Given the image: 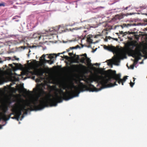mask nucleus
<instances>
[{"label":"nucleus","instance_id":"c9c22d12","mask_svg":"<svg viewBox=\"0 0 147 147\" xmlns=\"http://www.w3.org/2000/svg\"><path fill=\"white\" fill-rule=\"evenodd\" d=\"M74 30H78V28H75L74 29Z\"/></svg>","mask_w":147,"mask_h":147},{"label":"nucleus","instance_id":"c756f323","mask_svg":"<svg viewBox=\"0 0 147 147\" xmlns=\"http://www.w3.org/2000/svg\"><path fill=\"white\" fill-rule=\"evenodd\" d=\"M19 69H20L21 67L22 66V65L20 63H19Z\"/></svg>","mask_w":147,"mask_h":147},{"label":"nucleus","instance_id":"0eeeda50","mask_svg":"<svg viewBox=\"0 0 147 147\" xmlns=\"http://www.w3.org/2000/svg\"><path fill=\"white\" fill-rule=\"evenodd\" d=\"M107 49L113 52L114 54L115 53L117 54V56L114 59V62L116 63L115 64L116 65H118V63L119 61V54L118 53L117 49L114 46H109L108 47Z\"/></svg>","mask_w":147,"mask_h":147},{"label":"nucleus","instance_id":"58836bf2","mask_svg":"<svg viewBox=\"0 0 147 147\" xmlns=\"http://www.w3.org/2000/svg\"><path fill=\"white\" fill-rule=\"evenodd\" d=\"M16 80L17 81H18V78H17Z\"/></svg>","mask_w":147,"mask_h":147},{"label":"nucleus","instance_id":"6e6552de","mask_svg":"<svg viewBox=\"0 0 147 147\" xmlns=\"http://www.w3.org/2000/svg\"><path fill=\"white\" fill-rule=\"evenodd\" d=\"M65 52H63L62 53H58L57 54H50L48 56L49 58L50 59V60H47V61L50 64H51L54 63V59L56 58L57 56H59L60 54L64 53Z\"/></svg>","mask_w":147,"mask_h":147},{"label":"nucleus","instance_id":"c03bdc74","mask_svg":"<svg viewBox=\"0 0 147 147\" xmlns=\"http://www.w3.org/2000/svg\"><path fill=\"white\" fill-rule=\"evenodd\" d=\"M110 64H110V63H108V65H110Z\"/></svg>","mask_w":147,"mask_h":147},{"label":"nucleus","instance_id":"a878e982","mask_svg":"<svg viewBox=\"0 0 147 147\" xmlns=\"http://www.w3.org/2000/svg\"><path fill=\"white\" fill-rule=\"evenodd\" d=\"M18 16H15L13 18V19L14 20V19H17V18H18Z\"/></svg>","mask_w":147,"mask_h":147},{"label":"nucleus","instance_id":"4be33fe9","mask_svg":"<svg viewBox=\"0 0 147 147\" xmlns=\"http://www.w3.org/2000/svg\"><path fill=\"white\" fill-rule=\"evenodd\" d=\"M145 25H147V19H145L144 20Z\"/></svg>","mask_w":147,"mask_h":147},{"label":"nucleus","instance_id":"ddd939ff","mask_svg":"<svg viewBox=\"0 0 147 147\" xmlns=\"http://www.w3.org/2000/svg\"><path fill=\"white\" fill-rule=\"evenodd\" d=\"M33 36L35 38H38V40H40L42 37L40 34L37 33L34 34H33Z\"/></svg>","mask_w":147,"mask_h":147},{"label":"nucleus","instance_id":"dca6fc26","mask_svg":"<svg viewBox=\"0 0 147 147\" xmlns=\"http://www.w3.org/2000/svg\"><path fill=\"white\" fill-rule=\"evenodd\" d=\"M85 59L84 57H82L81 58L80 62L83 63H85Z\"/></svg>","mask_w":147,"mask_h":147},{"label":"nucleus","instance_id":"412c9836","mask_svg":"<svg viewBox=\"0 0 147 147\" xmlns=\"http://www.w3.org/2000/svg\"><path fill=\"white\" fill-rule=\"evenodd\" d=\"M135 66V64H133V65H131L130 66V68L131 69H133L134 68V66Z\"/></svg>","mask_w":147,"mask_h":147},{"label":"nucleus","instance_id":"de8ad7c7","mask_svg":"<svg viewBox=\"0 0 147 147\" xmlns=\"http://www.w3.org/2000/svg\"><path fill=\"white\" fill-rule=\"evenodd\" d=\"M129 39H130L131 40H132V38H129Z\"/></svg>","mask_w":147,"mask_h":147},{"label":"nucleus","instance_id":"6e6d98bb","mask_svg":"<svg viewBox=\"0 0 147 147\" xmlns=\"http://www.w3.org/2000/svg\"><path fill=\"white\" fill-rule=\"evenodd\" d=\"M70 30H71V29H69Z\"/></svg>","mask_w":147,"mask_h":147},{"label":"nucleus","instance_id":"b1692460","mask_svg":"<svg viewBox=\"0 0 147 147\" xmlns=\"http://www.w3.org/2000/svg\"><path fill=\"white\" fill-rule=\"evenodd\" d=\"M5 6V3H0V6Z\"/></svg>","mask_w":147,"mask_h":147},{"label":"nucleus","instance_id":"ea45409f","mask_svg":"<svg viewBox=\"0 0 147 147\" xmlns=\"http://www.w3.org/2000/svg\"><path fill=\"white\" fill-rule=\"evenodd\" d=\"M108 47H107V46H106V48H105L106 49H107V48H108Z\"/></svg>","mask_w":147,"mask_h":147},{"label":"nucleus","instance_id":"cd10ccee","mask_svg":"<svg viewBox=\"0 0 147 147\" xmlns=\"http://www.w3.org/2000/svg\"><path fill=\"white\" fill-rule=\"evenodd\" d=\"M25 47L21 46V47H19V49H20V48H21L23 49H25Z\"/></svg>","mask_w":147,"mask_h":147},{"label":"nucleus","instance_id":"9d476101","mask_svg":"<svg viewBox=\"0 0 147 147\" xmlns=\"http://www.w3.org/2000/svg\"><path fill=\"white\" fill-rule=\"evenodd\" d=\"M63 28V26L59 25V26H56L55 27L49 29V31L52 33L54 32L58 31L60 29H61Z\"/></svg>","mask_w":147,"mask_h":147},{"label":"nucleus","instance_id":"5fc2aeb1","mask_svg":"<svg viewBox=\"0 0 147 147\" xmlns=\"http://www.w3.org/2000/svg\"><path fill=\"white\" fill-rule=\"evenodd\" d=\"M28 92H31L30 91H29Z\"/></svg>","mask_w":147,"mask_h":147},{"label":"nucleus","instance_id":"f03ea898","mask_svg":"<svg viewBox=\"0 0 147 147\" xmlns=\"http://www.w3.org/2000/svg\"><path fill=\"white\" fill-rule=\"evenodd\" d=\"M17 101L16 105L11 109L12 113L9 115H7L6 113L8 110V108L6 105H3L1 107L2 112H0V117L1 119L5 121H7L11 118L16 119L18 121V94H16Z\"/></svg>","mask_w":147,"mask_h":147},{"label":"nucleus","instance_id":"423d86ee","mask_svg":"<svg viewBox=\"0 0 147 147\" xmlns=\"http://www.w3.org/2000/svg\"><path fill=\"white\" fill-rule=\"evenodd\" d=\"M110 70H109V71H111L110 74L111 76L109 79L106 78H102V77L100 76H96L94 81L98 83V85H101L102 86L105 87H107V84L109 82L111 81V79H112L111 78V77L113 75V74H112V71Z\"/></svg>","mask_w":147,"mask_h":147},{"label":"nucleus","instance_id":"f3484780","mask_svg":"<svg viewBox=\"0 0 147 147\" xmlns=\"http://www.w3.org/2000/svg\"><path fill=\"white\" fill-rule=\"evenodd\" d=\"M86 60V62H87V63L88 64L91 63H90L91 61V60L90 59H89V58H88Z\"/></svg>","mask_w":147,"mask_h":147},{"label":"nucleus","instance_id":"7c9ffc66","mask_svg":"<svg viewBox=\"0 0 147 147\" xmlns=\"http://www.w3.org/2000/svg\"><path fill=\"white\" fill-rule=\"evenodd\" d=\"M78 48H80V46L79 45H77L75 47L76 49H77Z\"/></svg>","mask_w":147,"mask_h":147},{"label":"nucleus","instance_id":"09e8293b","mask_svg":"<svg viewBox=\"0 0 147 147\" xmlns=\"http://www.w3.org/2000/svg\"><path fill=\"white\" fill-rule=\"evenodd\" d=\"M105 41H107V39H106V40H105Z\"/></svg>","mask_w":147,"mask_h":147},{"label":"nucleus","instance_id":"2f4dec72","mask_svg":"<svg viewBox=\"0 0 147 147\" xmlns=\"http://www.w3.org/2000/svg\"><path fill=\"white\" fill-rule=\"evenodd\" d=\"M130 7V6H128V7H126L124 9V10H127V9L129 7Z\"/></svg>","mask_w":147,"mask_h":147},{"label":"nucleus","instance_id":"3c124183","mask_svg":"<svg viewBox=\"0 0 147 147\" xmlns=\"http://www.w3.org/2000/svg\"><path fill=\"white\" fill-rule=\"evenodd\" d=\"M1 58H0V61H1Z\"/></svg>","mask_w":147,"mask_h":147},{"label":"nucleus","instance_id":"6ab92c4d","mask_svg":"<svg viewBox=\"0 0 147 147\" xmlns=\"http://www.w3.org/2000/svg\"><path fill=\"white\" fill-rule=\"evenodd\" d=\"M128 32H129L128 31V32H125L123 33L122 31H121V33L122 34H124V35H125L127 34H129V33Z\"/></svg>","mask_w":147,"mask_h":147},{"label":"nucleus","instance_id":"c85d7f7f","mask_svg":"<svg viewBox=\"0 0 147 147\" xmlns=\"http://www.w3.org/2000/svg\"><path fill=\"white\" fill-rule=\"evenodd\" d=\"M73 55V53H69V55L70 56H71Z\"/></svg>","mask_w":147,"mask_h":147},{"label":"nucleus","instance_id":"8fccbe9b","mask_svg":"<svg viewBox=\"0 0 147 147\" xmlns=\"http://www.w3.org/2000/svg\"><path fill=\"white\" fill-rule=\"evenodd\" d=\"M76 62L77 63H78L79 62L78 61H77Z\"/></svg>","mask_w":147,"mask_h":147},{"label":"nucleus","instance_id":"a211bd4d","mask_svg":"<svg viewBox=\"0 0 147 147\" xmlns=\"http://www.w3.org/2000/svg\"><path fill=\"white\" fill-rule=\"evenodd\" d=\"M45 55H43L42 56V57H40V59H41L42 58H43L44 60H45L47 61V60H45Z\"/></svg>","mask_w":147,"mask_h":147},{"label":"nucleus","instance_id":"473e14b6","mask_svg":"<svg viewBox=\"0 0 147 147\" xmlns=\"http://www.w3.org/2000/svg\"><path fill=\"white\" fill-rule=\"evenodd\" d=\"M99 64L98 63H96L95 64H94V65L96 66H98L99 65Z\"/></svg>","mask_w":147,"mask_h":147},{"label":"nucleus","instance_id":"5701e85b","mask_svg":"<svg viewBox=\"0 0 147 147\" xmlns=\"http://www.w3.org/2000/svg\"><path fill=\"white\" fill-rule=\"evenodd\" d=\"M134 83L132 82H131L130 83V86L131 87H132L133 86V85H134Z\"/></svg>","mask_w":147,"mask_h":147},{"label":"nucleus","instance_id":"37998d69","mask_svg":"<svg viewBox=\"0 0 147 147\" xmlns=\"http://www.w3.org/2000/svg\"><path fill=\"white\" fill-rule=\"evenodd\" d=\"M2 62H3V61H0V63H2Z\"/></svg>","mask_w":147,"mask_h":147},{"label":"nucleus","instance_id":"4468645a","mask_svg":"<svg viewBox=\"0 0 147 147\" xmlns=\"http://www.w3.org/2000/svg\"><path fill=\"white\" fill-rule=\"evenodd\" d=\"M129 33V34H132L133 35V36H134V38L136 39V40H138L139 37V36L137 35L136 34V32H128Z\"/></svg>","mask_w":147,"mask_h":147},{"label":"nucleus","instance_id":"49530a36","mask_svg":"<svg viewBox=\"0 0 147 147\" xmlns=\"http://www.w3.org/2000/svg\"><path fill=\"white\" fill-rule=\"evenodd\" d=\"M13 116H13V115H11V117H13Z\"/></svg>","mask_w":147,"mask_h":147},{"label":"nucleus","instance_id":"20e7f679","mask_svg":"<svg viewBox=\"0 0 147 147\" xmlns=\"http://www.w3.org/2000/svg\"><path fill=\"white\" fill-rule=\"evenodd\" d=\"M110 70L112 71V74H113V75L111 77V78H113V80H115V81L113 84L110 83L109 84H108L107 85L108 87H112L117 85V84H116L117 82L119 84L121 83L122 85H123L124 82L126 81L128 76H124L122 79H121V75L120 74H117L115 71H113L111 70Z\"/></svg>","mask_w":147,"mask_h":147},{"label":"nucleus","instance_id":"f704fd0d","mask_svg":"<svg viewBox=\"0 0 147 147\" xmlns=\"http://www.w3.org/2000/svg\"><path fill=\"white\" fill-rule=\"evenodd\" d=\"M24 117V115H22V118H21L20 119V120H22V119Z\"/></svg>","mask_w":147,"mask_h":147},{"label":"nucleus","instance_id":"e433bc0d","mask_svg":"<svg viewBox=\"0 0 147 147\" xmlns=\"http://www.w3.org/2000/svg\"><path fill=\"white\" fill-rule=\"evenodd\" d=\"M114 40H115L116 41L117 40H118V39L117 38H114Z\"/></svg>","mask_w":147,"mask_h":147},{"label":"nucleus","instance_id":"f8f14e48","mask_svg":"<svg viewBox=\"0 0 147 147\" xmlns=\"http://www.w3.org/2000/svg\"><path fill=\"white\" fill-rule=\"evenodd\" d=\"M73 67L76 69H79L85 67L81 64L78 65H73Z\"/></svg>","mask_w":147,"mask_h":147},{"label":"nucleus","instance_id":"79ce46f5","mask_svg":"<svg viewBox=\"0 0 147 147\" xmlns=\"http://www.w3.org/2000/svg\"><path fill=\"white\" fill-rule=\"evenodd\" d=\"M16 59L17 60H18V58H16V59Z\"/></svg>","mask_w":147,"mask_h":147},{"label":"nucleus","instance_id":"bb28decb","mask_svg":"<svg viewBox=\"0 0 147 147\" xmlns=\"http://www.w3.org/2000/svg\"><path fill=\"white\" fill-rule=\"evenodd\" d=\"M16 90H18V84H17L16 86Z\"/></svg>","mask_w":147,"mask_h":147},{"label":"nucleus","instance_id":"2eb2a0df","mask_svg":"<svg viewBox=\"0 0 147 147\" xmlns=\"http://www.w3.org/2000/svg\"><path fill=\"white\" fill-rule=\"evenodd\" d=\"M137 24L135 23L134 24H124L123 26L125 27H128L131 26H136Z\"/></svg>","mask_w":147,"mask_h":147},{"label":"nucleus","instance_id":"9b49d317","mask_svg":"<svg viewBox=\"0 0 147 147\" xmlns=\"http://www.w3.org/2000/svg\"><path fill=\"white\" fill-rule=\"evenodd\" d=\"M132 14L131 13L129 14V13H127L126 14H122V16H119V15H117L116 16V18H118L119 19H121L123 18V17L125 16H127L129 15H131Z\"/></svg>","mask_w":147,"mask_h":147},{"label":"nucleus","instance_id":"a18cd8bd","mask_svg":"<svg viewBox=\"0 0 147 147\" xmlns=\"http://www.w3.org/2000/svg\"><path fill=\"white\" fill-rule=\"evenodd\" d=\"M67 51L68 52L69 51V49H68V50H67Z\"/></svg>","mask_w":147,"mask_h":147},{"label":"nucleus","instance_id":"f257e3e1","mask_svg":"<svg viewBox=\"0 0 147 147\" xmlns=\"http://www.w3.org/2000/svg\"><path fill=\"white\" fill-rule=\"evenodd\" d=\"M96 76L94 78H87L85 82L88 85L84 84L80 82L79 87L73 85L75 90L71 89L70 91L64 92L61 89L57 88L55 92V96H53L50 93L47 94L45 98L39 100V104L37 105L38 98L42 94H46V93L43 90L45 88L44 84L41 83L37 85L36 88L33 89L34 93L38 96V97L33 99V111L39 110L42 109L45 107L55 106L57 103L62 102L63 100H68L74 97L78 96L80 93L79 90L82 92L88 91L90 92H98L102 88H97L91 84L94 81Z\"/></svg>","mask_w":147,"mask_h":147},{"label":"nucleus","instance_id":"a19ab883","mask_svg":"<svg viewBox=\"0 0 147 147\" xmlns=\"http://www.w3.org/2000/svg\"><path fill=\"white\" fill-rule=\"evenodd\" d=\"M127 67H128V68L129 69V67H128V65H127Z\"/></svg>","mask_w":147,"mask_h":147},{"label":"nucleus","instance_id":"4c0bfd02","mask_svg":"<svg viewBox=\"0 0 147 147\" xmlns=\"http://www.w3.org/2000/svg\"><path fill=\"white\" fill-rule=\"evenodd\" d=\"M2 127V126L1 125H0V129Z\"/></svg>","mask_w":147,"mask_h":147},{"label":"nucleus","instance_id":"72a5a7b5","mask_svg":"<svg viewBox=\"0 0 147 147\" xmlns=\"http://www.w3.org/2000/svg\"><path fill=\"white\" fill-rule=\"evenodd\" d=\"M70 49H76V48H75V47H70Z\"/></svg>","mask_w":147,"mask_h":147},{"label":"nucleus","instance_id":"393cba45","mask_svg":"<svg viewBox=\"0 0 147 147\" xmlns=\"http://www.w3.org/2000/svg\"><path fill=\"white\" fill-rule=\"evenodd\" d=\"M82 56H84L86 58H87V54H86V53H84V54H83Z\"/></svg>","mask_w":147,"mask_h":147},{"label":"nucleus","instance_id":"7ed1b4c3","mask_svg":"<svg viewBox=\"0 0 147 147\" xmlns=\"http://www.w3.org/2000/svg\"><path fill=\"white\" fill-rule=\"evenodd\" d=\"M33 65L32 63L31 62L30 63L28 67L26 69L22 72L21 75L22 76L25 75L28 78H32L34 80L35 79V76H34V75H36L38 76H42L44 73V70L42 68L39 69L36 68L34 71H30L31 69H33Z\"/></svg>","mask_w":147,"mask_h":147},{"label":"nucleus","instance_id":"603ef678","mask_svg":"<svg viewBox=\"0 0 147 147\" xmlns=\"http://www.w3.org/2000/svg\"><path fill=\"white\" fill-rule=\"evenodd\" d=\"M21 76V75H19V76Z\"/></svg>","mask_w":147,"mask_h":147},{"label":"nucleus","instance_id":"39448f33","mask_svg":"<svg viewBox=\"0 0 147 147\" xmlns=\"http://www.w3.org/2000/svg\"><path fill=\"white\" fill-rule=\"evenodd\" d=\"M136 46V45L135 43H129L127 45L128 50L131 53V56L138 60L140 59V56H141L142 54L140 51L133 50L134 47Z\"/></svg>","mask_w":147,"mask_h":147},{"label":"nucleus","instance_id":"aec40b11","mask_svg":"<svg viewBox=\"0 0 147 147\" xmlns=\"http://www.w3.org/2000/svg\"><path fill=\"white\" fill-rule=\"evenodd\" d=\"M138 61V59H135V60L134 61V64L136 65V64L137 63Z\"/></svg>","mask_w":147,"mask_h":147},{"label":"nucleus","instance_id":"864d4df0","mask_svg":"<svg viewBox=\"0 0 147 147\" xmlns=\"http://www.w3.org/2000/svg\"><path fill=\"white\" fill-rule=\"evenodd\" d=\"M16 21H18V20H16Z\"/></svg>","mask_w":147,"mask_h":147},{"label":"nucleus","instance_id":"1a4fd4ad","mask_svg":"<svg viewBox=\"0 0 147 147\" xmlns=\"http://www.w3.org/2000/svg\"><path fill=\"white\" fill-rule=\"evenodd\" d=\"M13 64L14 65L13 66L12 64H9L8 65L11 67V69H9V70L10 73L12 74V72L13 71L15 75H18L17 74H16L15 72L17 70H18V63H13Z\"/></svg>","mask_w":147,"mask_h":147}]
</instances>
